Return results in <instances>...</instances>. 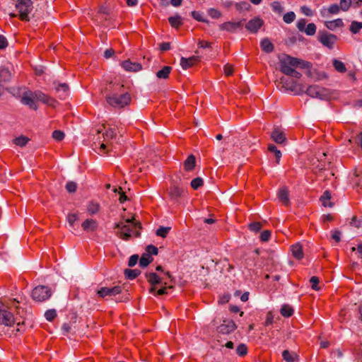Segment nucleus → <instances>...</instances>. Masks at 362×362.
Returning <instances> with one entry per match:
<instances>
[{
	"label": "nucleus",
	"mask_w": 362,
	"mask_h": 362,
	"mask_svg": "<svg viewBox=\"0 0 362 362\" xmlns=\"http://www.w3.org/2000/svg\"><path fill=\"white\" fill-rule=\"evenodd\" d=\"M124 85L119 83H110L109 90L110 93L106 95L107 103L115 108H123L130 104L132 98L129 93H124L120 95L117 92H121Z\"/></svg>",
	"instance_id": "f257e3e1"
},
{
	"label": "nucleus",
	"mask_w": 362,
	"mask_h": 362,
	"mask_svg": "<svg viewBox=\"0 0 362 362\" xmlns=\"http://www.w3.org/2000/svg\"><path fill=\"white\" fill-rule=\"evenodd\" d=\"M115 228L121 230L118 234V236L121 239L128 240L132 235L135 237L140 235L141 224L139 221H136L135 218L132 216L131 218L125 219L124 221H121L116 223Z\"/></svg>",
	"instance_id": "f03ea898"
},
{
	"label": "nucleus",
	"mask_w": 362,
	"mask_h": 362,
	"mask_svg": "<svg viewBox=\"0 0 362 362\" xmlns=\"http://www.w3.org/2000/svg\"><path fill=\"white\" fill-rule=\"evenodd\" d=\"M280 71L287 76H291L296 79H299L301 74L295 69L300 66L304 67V62L298 58L292 57L286 55L284 58L280 59L279 62Z\"/></svg>",
	"instance_id": "7ed1b4c3"
},
{
	"label": "nucleus",
	"mask_w": 362,
	"mask_h": 362,
	"mask_svg": "<svg viewBox=\"0 0 362 362\" xmlns=\"http://www.w3.org/2000/svg\"><path fill=\"white\" fill-rule=\"evenodd\" d=\"M11 303L13 306L15 307L16 316L14 317L11 311L3 309L0 313V323L6 326H11L14 323H16L18 327L23 325L24 321L22 320V315L24 313L23 310H21L18 306L16 305V302L15 299L11 301ZM17 303H18V302H17Z\"/></svg>",
	"instance_id": "20e7f679"
},
{
	"label": "nucleus",
	"mask_w": 362,
	"mask_h": 362,
	"mask_svg": "<svg viewBox=\"0 0 362 362\" xmlns=\"http://www.w3.org/2000/svg\"><path fill=\"white\" fill-rule=\"evenodd\" d=\"M306 94L312 98L321 100H330L334 97V92L317 85L310 86L306 90Z\"/></svg>",
	"instance_id": "39448f33"
},
{
	"label": "nucleus",
	"mask_w": 362,
	"mask_h": 362,
	"mask_svg": "<svg viewBox=\"0 0 362 362\" xmlns=\"http://www.w3.org/2000/svg\"><path fill=\"white\" fill-rule=\"evenodd\" d=\"M16 8L18 11V18L22 21H30L29 13L33 9L31 0H17Z\"/></svg>",
	"instance_id": "423d86ee"
},
{
	"label": "nucleus",
	"mask_w": 362,
	"mask_h": 362,
	"mask_svg": "<svg viewBox=\"0 0 362 362\" xmlns=\"http://www.w3.org/2000/svg\"><path fill=\"white\" fill-rule=\"evenodd\" d=\"M52 293V291L48 286H37L32 291V298L37 302H43L48 300Z\"/></svg>",
	"instance_id": "0eeeda50"
},
{
	"label": "nucleus",
	"mask_w": 362,
	"mask_h": 362,
	"mask_svg": "<svg viewBox=\"0 0 362 362\" xmlns=\"http://www.w3.org/2000/svg\"><path fill=\"white\" fill-rule=\"evenodd\" d=\"M318 40L326 47L332 49L334 44L338 40L337 35L327 32H320L318 36Z\"/></svg>",
	"instance_id": "6e6552de"
},
{
	"label": "nucleus",
	"mask_w": 362,
	"mask_h": 362,
	"mask_svg": "<svg viewBox=\"0 0 362 362\" xmlns=\"http://www.w3.org/2000/svg\"><path fill=\"white\" fill-rule=\"evenodd\" d=\"M184 192V189L175 182H172L170 187L168 189V194L170 199L176 202H178Z\"/></svg>",
	"instance_id": "1a4fd4ad"
},
{
	"label": "nucleus",
	"mask_w": 362,
	"mask_h": 362,
	"mask_svg": "<svg viewBox=\"0 0 362 362\" xmlns=\"http://www.w3.org/2000/svg\"><path fill=\"white\" fill-rule=\"evenodd\" d=\"M237 326L233 320L225 319L223 322L217 327L218 333L228 334L235 330Z\"/></svg>",
	"instance_id": "9d476101"
},
{
	"label": "nucleus",
	"mask_w": 362,
	"mask_h": 362,
	"mask_svg": "<svg viewBox=\"0 0 362 362\" xmlns=\"http://www.w3.org/2000/svg\"><path fill=\"white\" fill-rule=\"evenodd\" d=\"M122 291V287L119 286H116L112 288L102 287L98 291L97 294L100 298L115 296L116 295L121 293Z\"/></svg>",
	"instance_id": "9b49d317"
},
{
	"label": "nucleus",
	"mask_w": 362,
	"mask_h": 362,
	"mask_svg": "<svg viewBox=\"0 0 362 362\" xmlns=\"http://www.w3.org/2000/svg\"><path fill=\"white\" fill-rule=\"evenodd\" d=\"M147 281L150 284L149 293H154L156 290V285L161 284V278L154 272L146 273L145 274Z\"/></svg>",
	"instance_id": "f8f14e48"
},
{
	"label": "nucleus",
	"mask_w": 362,
	"mask_h": 362,
	"mask_svg": "<svg viewBox=\"0 0 362 362\" xmlns=\"http://www.w3.org/2000/svg\"><path fill=\"white\" fill-rule=\"evenodd\" d=\"M243 21L237 22L228 21L225 22L219 25V28L222 30H226L229 33H233L239 28H242L243 26Z\"/></svg>",
	"instance_id": "ddd939ff"
},
{
	"label": "nucleus",
	"mask_w": 362,
	"mask_h": 362,
	"mask_svg": "<svg viewBox=\"0 0 362 362\" xmlns=\"http://www.w3.org/2000/svg\"><path fill=\"white\" fill-rule=\"evenodd\" d=\"M35 93L31 91L24 93L23 95L21 98V102L28 106L30 108L36 110L37 109V106L35 103Z\"/></svg>",
	"instance_id": "4468645a"
},
{
	"label": "nucleus",
	"mask_w": 362,
	"mask_h": 362,
	"mask_svg": "<svg viewBox=\"0 0 362 362\" xmlns=\"http://www.w3.org/2000/svg\"><path fill=\"white\" fill-rule=\"evenodd\" d=\"M83 230L86 233H93L98 230V223L93 218H87L81 223Z\"/></svg>",
	"instance_id": "2eb2a0df"
},
{
	"label": "nucleus",
	"mask_w": 362,
	"mask_h": 362,
	"mask_svg": "<svg viewBox=\"0 0 362 362\" xmlns=\"http://www.w3.org/2000/svg\"><path fill=\"white\" fill-rule=\"evenodd\" d=\"M263 21L259 18H254L249 21V22L245 25V28L247 30L251 33H257L259 29L263 25Z\"/></svg>",
	"instance_id": "dca6fc26"
},
{
	"label": "nucleus",
	"mask_w": 362,
	"mask_h": 362,
	"mask_svg": "<svg viewBox=\"0 0 362 362\" xmlns=\"http://www.w3.org/2000/svg\"><path fill=\"white\" fill-rule=\"evenodd\" d=\"M200 62V57L198 56H192L189 58L182 57L180 59V65L185 70L192 67Z\"/></svg>",
	"instance_id": "f3484780"
},
{
	"label": "nucleus",
	"mask_w": 362,
	"mask_h": 362,
	"mask_svg": "<svg viewBox=\"0 0 362 362\" xmlns=\"http://www.w3.org/2000/svg\"><path fill=\"white\" fill-rule=\"evenodd\" d=\"M121 65L127 71L137 72L142 69V65L140 63L132 62L129 59L123 61Z\"/></svg>",
	"instance_id": "a211bd4d"
},
{
	"label": "nucleus",
	"mask_w": 362,
	"mask_h": 362,
	"mask_svg": "<svg viewBox=\"0 0 362 362\" xmlns=\"http://www.w3.org/2000/svg\"><path fill=\"white\" fill-rule=\"evenodd\" d=\"M297 80L294 78L290 79L287 77H281L280 78V83L285 90L293 91L296 87Z\"/></svg>",
	"instance_id": "6ab92c4d"
},
{
	"label": "nucleus",
	"mask_w": 362,
	"mask_h": 362,
	"mask_svg": "<svg viewBox=\"0 0 362 362\" xmlns=\"http://www.w3.org/2000/svg\"><path fill=\"white\" fill-rule=\"evenodd\" d=\"M272 139L277 144H282L286 141L284 133L279 129H275L272 133Z\"/></svg>",
	"instance_id": "aec40b11"
},
{
	"label": "nucleus",
	"mask_w": 362,
	"mask_h": 362,
	"mask_svg": "<svg viewBox=\"0 0 362 362\" xmlns=\"http://www.w3.org/2000/svg\"><path fill=\"white\" fill-rule=\"evenodd\" d=\"M332 196L329 191L326 190L320 197L322 204L325 207H333L334 204L331 202Z\"/></svg>",
	"instance_id": "412c9836"
},
{
	"label": "nucleus",
	"mask_w": 362,
	"mask_h": 362,
	"mask_svg": "<svg viewBox=\"0 0 362 362\" xmlns=\"http://www.w3.org/2000/svg\"><path fill=\"white\" fill-rule=\"evenodd\" d=\"M325 25L327 29L334 30L338 28H342L344 23L341 18H337L333 21H325Z\"/></svg>",
	"instance_id": "4be33fe9"
},
{
	"label": "nucleus",
	"mask_w": 362,
	"mask_h": 362,
	"mask_svg": "<svg viewBox=\"0 0 362 362\" xmlns=\"http://www.w3.org/2000/svg\"><path fill=\"white\" fill-rule=\"evenodd\" d=\"M279 200L285 205L288 206L290 204L288 191L286 187L281 188L278 192Z\"/></svg>",
	"instance_id": "5701e85b"
},
{
	"label": "nucleus",
	"mask_w": 362,
	"mask_h": 362,
	"mask_svg": "<svg viewBox=\"0 0 362 362\" xmlns=\"http://www.w3.org/2000/svg\"><path fill=\"white\" fill-rule=\"evenodd\" d=\"M35 98L37 100L42 101L46 104L52 105L54 103V100L52 98L40 91L35 92Z\"/></svg>",
	"instance_id": "b1692460"
},
{
	"label": "nucleus",
	"mask_w": 362,
	"mask_h": 362,
	"mask_svg": "<svg viewBox=\"0 0 362 362\" xmlns=\"http://www.w3.org/2000/svg\"><path fill=\"white\" fill-rule=\"evenodd\" d=\"M284 360L286 362H295L299 359L298 355L295 352H290L288 350H284L282 353Z\"/></svg>",
	"instance_id": "393cba45"
},
{
	"label": "nucleus",
	"mask_w": 362,
	"mask_h": 362,
	"mask_svg": "<svg viewBox=\"0 0 362 362\" xmlns=\"http://www.w3.org/2000/svg\"><path fill=\"white\" fill-rule=\"evenodd\" d=\"M196 165V159L194 155L189 156L184 162V169L186 171L192 170Z\"/></svg>",
	"instance_id": "a878e982"
},
{
	"label": "nucleus",
	"mask_w": 362,
	"mask_h": 362,
	"mask_svg": "<svg viewBox=\"0 0 362 362\" xmlns=\"http://www.w3.org/2000/svg\"><path fill=\"white\" fill-rule=\"evenodd\" d=\"M260 46L262 51L266 53H271L274 51V45L267 38H264L261 41Z\"/></svg>",
	"instance_id": "bb28decb"
},
{
	"label": "nucleus",
	"mask_w": 362,
	"mask_h": 362,
	"mask_svg": "<svg viewBox=\"0 0 362 362\" xmlns=\"http://www.w3.org/2000/svg\"><path fill=\"white\" fill-rule=\"evenodd\" d=\"M172 67L170 66H165L163 69L156 73V76L159 79H167L171 72Z\"/></svg>",
	"instance_id": "cd10ccee"
},
{
	"label": "nucleus",
	"mask_w": 362,
	"mask_h": 362,
	"mask_svg": "<svg viewBox=\"0 0 362 362\" xmlns=\"http://www.w3.org/2000/svg\"><path fill=\"white\" fill-rule=\"evenodd\" d=\"M291 252L293 257H295L298 259H301L303 257V249L301 245L299 244L292 245Z\"/></svg>",
	"instance_id": "c85d7f7f"
},
{
	"label": "nucleus",
	"mask_w": 362,
	"mask_h": 362,
	"mask_svg": "<svg viewBox=\"0 0 362 362\" xmlns=\"http://www.w3.org/2000/svg\"><path fill=\"white\" fill-rule=\"evenodd\" d=\"M100 206L98 202H90L87 206V211L90 215H94L99 212Z\"/></svg>",
	"instance_id": "c756f323"
},
{
	"label": "nucleus",
	"mask_w": 362,
	"mask_h": 362,
	"mask_svg": "<svg viewBox=\"0 0 362 362\" xmlns=\"http://www.w3.org/2000/svg\"><path fill=\"white\" fill-rule=\"evenodd\" d=\"M280 313L284 317H289L293 315V309L291 305L284 304L280 310Z\"/></svg>",
	"instance_id": "7c9ffc66"
},
{
	"label": "nucleus",
	"mask_w": 362,
	"mask_h": 362,
	"mask_svg": "<svg viewBox=\"0 0 362 362\" xmlns=\"http://www.w3.org/2000/svg\"><path fill=\"white\" fill-rule=\"evenodd\" d=\"M153 260V259L151 255L144 253L139 259V265L141 267H146L152 262Z\"/></svg>",
	"instance_id": "2f4dec72"
},
{
	"label": "nucleus",
	"mask_w": 362,
	"mask_h": 362,
	"mask_svg": "<svg viewBox=\"0 0 362 362\" xmlns=\"http://www.w3.org/2000/svg\"><path fill=\"white\" fill-rule=\"evenodd\" d=\"M168 21L170 25L175 28H178L182 25L181 17L177 15L169 17Z\"/></svg>",
	"instance_id": "473e14b6"
},
{
	"label": "nucleus",
	"mask_w": 362,
	"mask_h": 362,
	"mask_svg": "<svg viewBox=\"0 0 362 362\" xmlns=\"http://www.w3.org/2000/svg\"><path fill=\"white\" fill-rule=\"evenodd\" d=\"M332 64L336 71L339 73H345L346 71V68L345 64L338 59H334L332 61Z\"/></svg>",
	"instance_id": "72a5a7b5"
},
{
	"label": "nucleus",
	"mask_w": 362,
	"mask_h": 362,
	"mask_svg": "<svg viewBox=\"0 0 362 362\" xmlns=\"http://www.w3.org/2000/svg\"><path fill=\"white\" fill-rule=\"evenodd\" d=\"M141 274L139 269H126L124 270V275L129 279H134Z\"/></svg>",
	"instance_id": "f704fd0d"
},
{
	"label": "nucleus",
	"mask_w": 362,
	"mask_h": 362,
	"mask_svg": "<svg viewBox=\"0 0 362 362\" xmlns=\"http://www.w3.org/2000/svg\"><path fill=\"white\" fill-rule=\"evenodd\" d=\"M30 141V139L25 136H20L13 139V143L18 146L23 147L25 146L28 142Z\"/></svg>",
	"instance_id": "c9c22d12"
},
{
	"label": "nucleus",
	"mask_w": 362,
	"mask_h": 362,
	"mask_svg": "<svg viewBox=\"0 0 362 362\" xmlns=\"http://www.w3.org/2000/svg\"><path fill=\"white\" fill-rule=\"evenodd\" d=\"M162 286L158 290H156L155 293H153L155 296H162L168 293V289H171L173 288V286H168L166 282L162 283Z\"/></svg>",
	"instance_id": "e433bc0d"
},
{
	"label": "nucleus",
	"mask_w": 362,
	"mask_h": 362,
	"mask_svg": "<svg viewBox=\"0 0 362 362\" xmlns=\"http://www.w3.org/2000/svg\"><path fill=\"white\" fill-rule=\"evenodd\" d=\"M268 151L272 152V153H274V156L276 157V163H279V160L281 157V153L279 150L277 149L276 146H274V144H269L268 146V148H267Z\"/></svg>",
	"instance_id": "4c0bfd02"
},
{
	"label": "nucleus",
	"mask_w": 362,
	"mask_h": 362,
	"mask_svg": "<svg viewBox=\"0 0 362 362\" xmlns=\"http://www.w3.org/2000/svg\"><path fill=\"white\" fill-rule=\"evenodd\" d=\"M11 77V73L6 68L0 69V82L8 81Z\"/></svg>",
	"instance_id": "58836bf2"
},
{
	"label": "nucleus",
	"mask_w": 362,
	"mask_h": 362,
	"mask_svg": "<svg viewBox=\"0 0 362 362\" xmlns=\"http://www.w3.org/2000/svg\"><path fill=\"white\" fill-rule=\"evenodd\" d=\"M351 4L352 0H340L339 6L342 11H347L351 7Z\"/></svg>",
	"instance_id": "ea45409f"
},
{
	"label": "nucleus",
	"mask_w": 362,
	"mask_h": 362,
	"mask_svg": "<svg viewBox=\"0 0 362 362\" xmlns=\"http://www.w3.org/2000/svg\"><path fill=\"white\" fill-rule=\"evenodd\" d=\"M170 227H163V226H160V228H158L156 230V235L158 236H160L161 238H165L168 233H169L170 230Z\"/></svg>",
	"instance_id": "a19ab883"
},
{
	"label": "nucleus",
	"mask_w": 362,
	"mask_h": 362,
	"mask_svg": "<svg viewBox=\"0 0 362 362\" xmlns=\"http://www.w3.org/2000/svg\"><path fill=\"white\" fill-rule=\"evenodd\" d=\"M236 353L240 356H245L247 354V347L245 344H239L236 348Z\"/></svg>",
	"instance_id": "79ce46f5"
},
{
	"label": "nucleus",
	"mask_w": 362,
	"mask_h": 362,
	"mask_svg": "<svg viewBox=\"0 0 362 362\" xmlns=\"http://www.w3.org/2000/svg\"><path fill=\"white\" fill-rule=\"evenodd\" d=\"M362 28V23L353 21L350 25V31L354 34L358 33Z\"/></svg>",
	"instance_id": "37998d69"
},
{
	"label": "nucleus",
	"mask_w": 362,
	"mask_h": 362,
	"mask_svg": "<svg viewBox=\"0 0 362 362\" xmlns=\"http://www.w3.org/2000/svg\"><path fill=\"white\" fill-rule=\"evenodd\" d=\"M204 184V181L201 177H196L191 181V187L194 189H197L202 187Z\"/></svg>",
	"instance_id": "c03bdc74"
},
{
	"label": "nucleus",
	"mask_w": 362,
	"mask_h": 362,
	"mask_svg": "<svg viewBox=\"0 0 362 362\" xmlns=\"http://www.w3.org/2000/svg\"><path fill=\"white\" fill-rule=\"evenodd\" d=\"M235 7L238 11H248L250 8V5L246 1H240L236 3Z\"/></svg>",
	"instance_id": "a18cd8bd"
},
{
	"label": "nucleus",
	"mask_w": 362,
	"mask_h": 362,
	"mask_svg": "<svg viewBox=\"0 0 362 362\" xmlns=\"http://www.w3.org/2000/svg\"><path fill=\"white\" fill-rule=\"evenodd\" d=\"M304 32L308 35H314L316 33V26L313 23H310L308 24L307 27L305 28Z\"/></svg>",
	"instance_id": "49530a36"
},
{
	"label": "nucleus",
	"mask_w": 362,
	"mask_h": 362,
	"mask_svg": "<svg viewBox=\"0 0 362 362\" xmlns=\"http://www.w3.org/2000/svg\"><path fill=\"white\" fill-rule=\"evenodd\" d=\"M296 18V14L293 11H290L284 14L283 19L286 23H292Z\"/></svg>",
	"instance_id": "de8ad7c7"
},
{
	"label": "nucleus",
	"mask_w": 362,
	"mask_h": 362,
	"mask_svg": "<svg viewBox=\"0 0 362 362\" xmlns=\"http://www.w3.org/2000/svg\"><path fill=\"white\" fill-rule=\"evenodd\" d=\"M57 316V312L54 309H50L45 312V317L48 321H52Z\"/></svg>",
	"instance_id": "09e8293b"
},
{
	"label": "nucleus",
	"mask_w": 362,
	"mask_h": 362,
	"mask_svg": "<svg viewBox=\"0 0 362 362\" xmlns=\"http://www.w3.org/2000/svg\"><path fill=\"white\" fill-rule=\"evenodd\" d=\"M107 140L112 139L116 136V129L115 128H109L104 134Z\"/></svg>",
	"instance_id": "8fccbe9b"
},
{
	"label": "nucleus",
	"mask_w": 362,
	"mask_h": 362,
	"mask_svg": "<svg viewBox=\"0 0 362 362\" xmlns=\"http://www.w3.org/2000/svg\"><path fill=\"white\" fill-rule=\"evenodd\" d=\"M249 229L254 232H258L262 228V225L260 222H253L249 224Z\"/></svg>",
	"instance_id": "3c124183"
},
{
	"label": "nucleus",
	"mask_w": 362,
	"mask_h": 362,
	"mask_svg": "<svg viewBox=\"0 0 362 362\" xmlns=\"http://www.w3.org/2000/svg\"><path fill=\"white\" fill-rule=\"evenodd\" d=\"M311 288L315 291H319L320 288L318 286L319 279L317 276H312L310 279Z\"/></svg>",
	"instance_id": "603ef678"
},
{
	"label": "nucleus",
	"mask_w": 362,
	"mask_h": 362,
	"mask_svg": "<svg viewBox=\"0 0 362 362\" xmlns=\"http://www.w3.org/2000/svg\"><path fill=\"white\" fill-rule=\"evenodd\" d=\"M52 137L58 141H60L64 138V133L60 130H54L52 132Z\"/></svg>",
	"instance_id": "864d4df0"
},
{
	"label": "nucleus",
	"mask_w": 362,
	"mask_h": 362,
	"mask_svg": "<svg viewBox=\"0 0 362 362\" xmlns=\"http://www.w3.org/2000/svg\"><path fill=\"white\" fill-rule=\"evenodd\" d=\"M146 254H148L149 255H158V250L156 246H154L153 245H149L146 247Z\"/></svg>",
	"instance_id": "5fc2aeb1"
},
{
	"label": "nucleus",
	"mask_w": 362,
	"mask_h": 362,
	"mask_svg": "<svg viewBox=\"0 0 362 362\" xmlns=\"http://www.w3.org/2000/svg\"><path fill=\"white\" fill-rule=\"evenodd\" d=\"M271 237V231L269 230H265L262 231L260 234L259 238L262 242H267L269 240Z\"/></svg>",
	"instance_id": "6e6d98bb"
},
{
	"label": "nucleus",
	"mask_w": 362,
	"mask_h": 362,
	"mask_svg": "<svg viewBox=\"0 0 362 362\" xmlns=\"http://www.w3.org/2000/svg\"><path fill=\"white\" fill-rule=\"evenodd\" d=\"M78 220V217L76 214H69L67 216V221L71 227L74 226V223Z\"/></svg>",
	"instance_id": "4d7b16f0"
},
{
	"label": "nucleus",
	"mask_w": 362,
	"mask_h": 362,
	"mask_svg": "<svg viewBox=\"0 0 362 362\" xmlns=\"http://www.w3.org/2000/svg\"><path fill=\"white\" fill-rule=\"evenodd\" d=\"M208 13L213 18H218L221 16V11L216 8H210Z\"/></svg>",
	"instance_id": "13d9d810"
},
{
	"label": "nucleus",
	"mask_w": 362,
	"mask_h": 362,
	"mask_svg": "<svg viewBox=\"0 0 362 362\" xmlns=\"http://www.w3.org/2000/svg\"><path fill=\"white\" fill-rule=\"evenodd\" d=\"M274 315L271 311L268 312L264 322V326L267 327L273 324Z\"/></svg>",
	"instance_id": "bf43d9fd"
},
{
	"label": "nucleus",
	"mask_w": 362,
	"mask_h": 362,
	"mask_svg": "<svg viewBox=\"0 0 362 362\" xmlns=\"http://www.w3.org/2000/svg\"><path fill=\"white\" fill-rule=\"evenodd\" d=\"M76 184L74 182H69L66 185V189L70 193L76 192Z\"/></svg>",
	"instance_id": "052dcab7"
},
{
	"label": "nucleus",
	"mask_w": 362,
	"mask_h": 362,
	"mask_svg": "<svg viewBox=\"0 0 362 362\" xmlns=\"http://www.w3.org/2000/svg\"><path fill=\"white\" fill-rule=\"evenodd\" d=\"M234 69L233 65L227 64L224 66V73L226 76H229L233 74Z\"/></svg>",
	"instance_id": "680f3d73"
},
{
	"label": "nucleus",
	"mask_w": 362,
	"mask_h": 362,
	"mask_svg": "<svg viewBox=\"0 0 362 362\" xmlns=\"http://www.w3.org/2000/svg\"><path fill=\"white\" fill-rule=\"evenodd\" d=\"M139 260V255H132L128 262V266L130 267H134Z\"/></svg>",
	"instance_id": "e2e57ef3"
},
{
	"label": "nucleus",
	"mask_w": 362,
	"mask_h": 362,
	"mask_svg": "<svg viewBox=\"0 0 362 362\" xmlns=\"http://www.w3.org/2000/svg\"><path fill=\"white\" fill-rule=\"evenodd\" d=\"M192 16L195 20L199 22H206V21L202 18V14L198 11H194L192 12Z\"/></svg>",
	"instance_id": "0e129e2a"
},
{
	"label": "nucleus",
	"mask_w": 362,
	"mask_h": 362,
	"mask_svg": "<svg viewBox=\"0 0 362 362\" xmlns=\"http://www.w3.org/2000/svg\"><path fill=\"white\" fill-rule=\"evenodd\" d=\"M272 7L275 12H278L279 13H282L283 7L279 1H274L272 4Z\"/></svg>",
	"instance_id": "69168bd1"
},
{
	"label": "nucleus",
	"mask_w": 362,
	"mask_h": 362,
	"mask_svg": "<svg viewBox=\"0 0 362 362\" xmlns=\"http://www.w3.org/2000/svg\"><path fill=\"white\" fill-rule=\"evenodd\" d=\"M339 6L336 4H332L328 8V12L331 14H337L339 12Z\"/></svg>",
	"instance_id": "338daca9"
},
{
	"label": "nucleus",
	"mask_w": 362,
	"mask_h": 362,
	"mask_svg": "<svg viewBox=\"0 0 362 362\" xmlns=\"http://www.w3.org/2000/svg\"><path fill=\"white\" fill-rule=\"evenodd\" d=\"M356 250V254H358V257L362 259V243H360L357 245V247H353L351 248V251L354 252Z\"/></svg>",
	"instance_id": "774afa93"
}]
</instances>
